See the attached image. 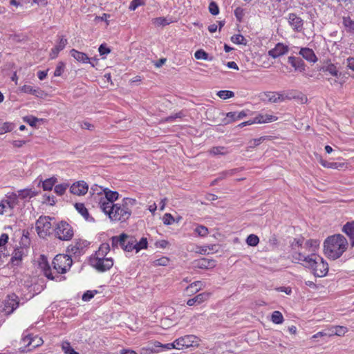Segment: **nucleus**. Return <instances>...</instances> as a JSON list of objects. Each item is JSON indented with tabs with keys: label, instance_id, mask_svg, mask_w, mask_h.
I'll use <instances>...</instances> for the list:
<instances>
[{
	"label": "nucleus",
	"instance_id": "nucleus-55",
	"mask_svg": "<svg viewBox=\"0 0 354 354\" xmlns=\"http://www.w3.org/2000/svg\"><path fill=\"white\" fill-rule=\"evenodd\" d=\"M162 221L165 225H169L174 222V218L171 214L167 213L163 216Z\"/></svg>",
	"mask_w": 354,
	"mask_h": 354
},
{
	"label": "nucleus",
	"instance_id": "nucleus-17",
	"mask_svg": "<svg viewBox=\"0 0 354 354\" xmlns=\"http://www.w3.org/2000/svg\"><path fill=\"white\" fill-rule=\"evenodd\" d=\"M342 231L349 237L351 247H354V221L347 222Z\"/></svg>",
	"mask_w": 354,
	"mask_h": 354
},
{
	"label": "nucleus",
	"instance_id": "nucleus-10",
	"mask_svg": "<svg viewBox=\"0 0 354 354\" xmlns=\"http://www.w3.org/2000/svg\"><path fill=\"white\" fill-rule=\"evenodd\" d=\"M88 189V185L83 180L73 183L70 188V192L77 196L85 195Z\"/></svg>",
	"mask_w": 354,
	"mask_h": 354
},
{
	"label": "nucleus",
	"instance_id": "nucleus-26",
	"mask_svg": "<svg viewBox=\"0 0 354 354\" xmlns=\"http://www.w3.org/2000/svg\"><path fill=\"white\" fill-rule=\"evenodd\" d=\"M21 91L26 93H29L37 97H39L41 93V91L39 88H34L32 86L30 85H24L21 88Z\"/></svg>",
	"mask_w": 354,
	"mask_h": 354
},
{
	"label": "nucleus",
	"instance_id": "nucleus-1",
	"mask_svg": "<svg viewBox=\"0 0 354 354\" xmlns=\"http://www.w3.org/2000/svg\"><path fill=\"white\" fill-rule=\"evenodd\" d=\"M39 261V267L42 269L44 274L48 279L61 281L65 279L64 277H62L59 274L66 273L70 270L73 260L71 256L68 254H57L53 261V268L56 270V274L53 275L51 268L48 263L47 259L44 255H41Z\"/></svg>",
	"mask_w": 354,
	"mask_h": 354
},
{
	"label": "nucleus",
	"instance_id": "nucleus-60",
	"mask_svg": "<svg viewBox=\"0 0 354 354\" xmlns=\"http://www.w3.org/2000/svg\"><path fill=\"white\" fill-rule=\"evenodd\" d=\"M169 261V259L167 257H162L154 261L155 266H167Z\"/></svg>",
	"mask_w": 354,
	"mask_h": 354
},
{
	"label": "nucleus",
	"instance_id": "nucleus-13",
	"mask_svg": "<svg viewBox=\"0 0 354 354\" xmlns=\"http://www.w3.org/2000/svg\"><path fill=\"white\" fill-rule=\"evenodd\" d=\"M288 46L282 43H278L275 47L268 51V55L272 58H277L285 55L288 51Z\"/></svg>",
	"mask_w": 354,
	"mask_h": 354
},
{
	"label": "nucleus",
	"instance_id": "nucleus-23",
	"mask_svg": "<svg viewBox=\"0 0 354 354\" xmlns=\"http://www.w3.org/2000/svg\"><path fill=\"white\" fill-rule=\"evenodd\" d=\"M277 118L272 115H259L256 116V121L258 124L271 122L277 120Z\"/></svg>",
	"mask_w": 354,
	"mask_h": 354
},
{
	"label": "nucleus",
	"instance_id": "nucleus-59",
	"mask_svg": "<svg viewBox=\"0 0 354 354\" xmlns=\"http://www.w3.org/2000/svg\"><path fill=\"white\" fill-rule=\"evenodd\" d=\"M265 95L268 98V100L270 102H277V93L274 92H268L265 93Z\"/></svg>",
	"mask_w": 354,
	"mask_h": 354
},
{
	"label": "nucleus",
	"instance_id": "nucleus-6",
	"mask_svg": "<svg viewBox=\"0 0 354 354\" xmlns=\"http://www.w3.org/2000/svg\"><path fill=\"white\" fill-rule=\"evenodd\" d=\"M52 218L49 216H40L36 222V230L39 237L45 238L52 232Z\"/></svg>",
	"mask_w": 354,
	"mask_h": 354
},
{
	"label": "nucleus",
	"instance_id": "nucleus-30",
	"mask_svg": "<svg viewBox=\"0 0 354 354\" xmlns=\"http://www.w3.org/2000/svg\"><path fill=\"white\" fill-rule=\"evenodd\" d=\"M320 163L324 167L332 168V169H339L344 166V163L334 162H329L322 160V159L320 160Z\"/></svg>",
	"mask_w": 354,
	"mask_h": 354
},
{
	"label": "nucleus",
	"instance_id": "nucleus-9",
	"mask_svg": "<svg viewBox=\"0 0 354 354\" xmlns=\"http://www.w3.org/2000/svg\"><path fill=\"white\" fill-rule=\"evenodd\" d=\"M90 264L99 272L109 270L113 266L111 258L106 259H90Z\"/></svg>",
	"mask_w": 354,
	"mask_h": 354
},
{
	"label": "nucleus",
	"instance_id": "nucleus-22",
	"mask_svg": "<svg viewBox=\"0 0 354 354\" xmlns=\"http://www.w3.org/2000/svg\"><path fill=\"white\" fill-rule=\"evenodd\" d=\"M320 71L323 72H328L330 75L336 77H338L341 75L337 69V67L333 64H328L323 66Z\"/></svg>",
	"mask_w": 354,
	"mask_h": 354
},
{
	"label": "nucleus",
	"instance_id": "nucleus-12",
	"mask_svg": "<svg viewBox=\"0 0 354 354\" xmlns=\"http://www.w3.org/2000/svg\"><path fill=\"white\" fill-rule=\"evenodd\" d=\"M194 267L200 269H212L216 266V261L207 258H201L194 261Z\"/></svg>",
	"mask_w": 354,
	"mask_h": 354
},
{
	"label": "nucleus",
	"instance_id": "nucleus-29",
	"mask_svg": "<svg viewBox=\"0 0 354 354\" xmlns=\"http://www.w3.org/2000/svg\"><path fill=\"white\" fill-rule=\"evenodd\" d=\"M239 169H232L230 170L223 171L219 174V176L214 180V183L217 182L218 180H221L223 179L226 178L227 177L232 176L236 172H238Z\"/></svg>",
	"mask_w": 354,
	"mask_h": 354
},
{
	"label": "nucleus",
	"instance_id": "nucleus-27",
	"mask_svg": "<svg viewBox=\"0 0 354 354\" xmlns=\"http://www.w3.org/2000/svg\"><path fill=\"white\" fill-rule=\"evenodd\" d=\"M3 202L6 205V208L13 209L18 203L17 196L16 194H12L8 196V199L3 200Z\"/></svg>",
	"mask_w": 354,
	"mask_h": 354
},
{
	"label": "nucleus",
	"instance_id": "nucleus-21",
	"mask_svg": "<svg viewBox=\"0 0 354 354\" xmlns=\"http://www.w3.org/2000/svg\"><path fill=\"white\" fill-rule=\"evenodd\" d=\"M247 115L245 111L241 112H229L226 114L227 118H228L227 121L225 122V124H228L232 122H234L237 120L241 119Z\"/></svg>",
	"mask_w": 354,
	"mask_h": 354
},
{
	"label": "nucleus",
	"instance_id": "nucleus-35",
	"mask_svg": "<svg viewBox=\"0 0 354 354\" xmlns=\"http://www.w3.org/2000/svg\"><path fill=\"white\" fill-rule=\"evenodd\" d=\"M305 245L307 248H309V252H311V254H313L314 253V252H315V250L319 247V241L318 240L310 239L306 242Z\"/></svg>",
	"mask_w": 354,
	"mask_h": 354
},
{
	"label": "nucleus",
	"instance_id": "nucleus-16",
	"mask_svg": "<svg viewBox=\"0 0 354 354\" xmlns=\"http://www.w3.org/2000/svg\"><path fill=\"white\" fill-rule=\"evenodd\" d=\"M299 55L308 62L315 63L317 61L314 51L309 48H301L299 51Z\"/></svg>",
	"mask_w": 354,
	"mask_h": 354
},
{
	"label": "nucleus",
	"instance_id": "nucleus-62",
	"mask_svg": "<svg viewBox=\"0 0 354 354\" xmlns=\"http://www.w3.org/2000/svg\"><path fill=\"white\" fill-rule=\"evenodd\" d=\"M99 250L106 255L110 251V245L107 243H104L100 245Z\"/></svg>",
	"mask_w": 354,
	"mask_h": 354
},
{
	"label": "nucleus",
	"instance_id": "nucleus-44",
	"mask_svg": "<svg viewBox=\"0 0 354 354\" xmlns=\"http://www.w3.org/2000/svg\"><path fill=\"white\" fill-rule=\"evenodd\" d=\"M194 232L199 236H205L207 235L209 231L207 227L204 225H198L196 229L194 230Z\"/></svg>",
	"mask_w": 354,
	"mask_h": 354
},
{
	"label": "nucleus",
	"instance_id": "nucleus-61",
	"mask_svg": "<svg viewBox=\"0 0 354 354\" xmlns=\"http://www.w3.org/2000/svg\"><path fill=\"white\" fill-rule=\"evenodd\" d=\"M144 3L142 0H133L129 6L131 10H135L139 6L142 5Z\"/></svg>",
	"mask_w": 354,
	"mask_h": 354
},
{
	"label": "nucleus",
	"instance_id": "nucleus-64",
	"mask_svg": "<svg viewBox=\"0 0 354 354\" xmlns=\"http://www.w3.org/2000/svg\"><path fill=\"white\" fill-rule=\"evenodd\" d=\"M120 239H122V241H120V246L125 251V245H127L128 235L125 233H122L120 234Z\"/></svg>",
	"mask_w": 354,
	"mask_h": 354
},
{
	"label": "nucleus",
	"instance_id": "nucleus-3",
	"mask_svg": "<svg viewBox=\"0 0 354 354\" xmlns=\"http://www.w3.org/2000/svg\"><path fill=\"white\" fill-rule=\"evenodd\" d=\"M136 201L130 198H124L121 204L116 203L104 212L109 218L114 221H126L131 214V208L136 205Z\"/></svg>",
	"mask_w": 354,
	"mask_h": 354
},
{
	"label": "nucleus",
	"instance_id": "nucleus-19",
	"mask_svg": "<svg viewBox=\"0 0 354 354\" xmlns=\"http://www.w3.org/2000/svg\"><path fill=\"white\" fill-rule=\"evenodd\" d=\"M70 54L75 59L79 62L88 63L90 60V58L86 53L78 51L75 49H72L70 51Z\"/></svg>",
	"mask_w": 354,
	"mask_h": 354
},
{
	"label": "nucleus",
	"instance_id": "nucleus-54",
	"mask_svg": "<svg viewBox=\"0 0 354 354\" xmlns=\"http://www.w3.org/2000/svg\"><path fill=\"white\" fill-rule=\"evenodd\" d=\"M34 341L35 339L30 335H27L21 339V344L26 348L31 346Z\"/></svg>",
	"mask_w": 354,
	"mask_h": 354
},
{
	"label": "nucleus",
	"instance_id": "nucleus-36",
	"mask_svg": "<svg viewBox=\"0 0 354 354\" xmlns=\"http://www.w3.org/2000/svg\"><path fill=\"white\" fill-rule=\"evenodd\" d=\"M194 57L197 59H203V60H212V57H209L208 53H207L203 49H199L196 51L194 54Z\"/></svg>",
	"mask_w": 354,
	"mask_h": 354
},
{
	"label": "nucleus",
	"instance_id": "nucleus-38",
	"mask_svg": "<svg viewBox=\"0 0 354 354\" xmlns=\"http://www.w3.org/2000/svg\"><path fill=\"white\" fill-rule=\"evenodd\" d=\"M271 320L273 323L279 324L283 323V317L279 311H274L272 314Z\"/></svg>",
	"mask_w": 354,
	"mask_h": 354
},
{
	"label": "nucleus",
	"instance_id": "nucleus-42",
	"mask_svg": "<svg viewBox=\"0 0 354 354\" xmlns=\"http://www.w3.org/2000/svg\"><path fill=\"white\" fill-rule=\"evenodd\" d=\"M259 242V237L255 234H250L246 239V243L248 245L256 246Z\"/></svg>",
	"mask_w": 354,
	"mask_h": 354
},
{
	"label": "nucleus",
	"instance_id": "nucleus-58",
	"mask_svg": "<svg viewBox=\"0 0 354 354\" xmlns=\"http://www.w3.org/2000/svg\"><path fill=\"white\" fill-rule=\"evenodd\" d=\"M153 24L156 26H159L167 25L169 24V22H168L167 21V19L164 17H157V18L153 19Z\"/></svg>",
	"mask_w": 354,
	"mask_h": 354
},
{
	"label": "nucleus",
	"instance_id": "nucleus-11",
	"mask_svg": "<svg viewBox=\"0 0 354 354\" xmlns=\"http://www.w3.org/2000/svg\"><path fill=\"white\" fill-rule=\"evenodd\" d=\"M17 299V297L14 295L12 297H9L8 299L5 301L4 308L3 309L5 315H10L19 306V301Z\"/></svg>",
	"mask_w": 354,
	"mask_h": 354
},
{
	"label": "nucleus",
	"instance_id": "nucleus-24",
	"mask_svg": "<svg viewBox=\"0 0 354 354\" xmlns=\"http://www.w3.org/2000/svg\"><path fill=\"white\" fill-rule=\"evenodd\" d=\"M37 194V192H35L32 189H24L18 191L17 198L19 197L21 199H25L26 198H31Z\"/></svg>",
	"mask_w": 354,
	"mask_h": 354
},
{
	"label": "nucleus",
	"instance_id": "nucleus-4",
	"mask_svg": "<svg viewBox=\"0 0 354 354\" xmlns=\"http://www.w3.org/2000/svg\"><path fill=\"white\" fill-rule=\"evenodd\" d=\"M310 263L305 265L306 268H310L315 277H325L328 272V265L320 256L313 253Z\"/></svg>",
	"mask_w": 354,
	"mask_h": 354
},
{
	"label": "nucleus",
	"instance_id": "nucleus-57",
	"mask_svg": "<svg viewBox=\"0 0 354 354\" xmlns=\"http://www.w3.org/2000/svg\"><path fill=\"white\" fill-rule=\"evenodd\" d=\"M98 51L100 55H104L110 53L111 49L106 46V44H102L98 48Z\"/></svg>",
	"mask_w": 354,
	"mask_h": 354
},
{
	"label": "nucleus",
	"instance_id": "nucleus-14",
	"mask_svg": "<svg viewBox=\"0 0 354 354\" xmlns=\"http://www.w3.org/2000/svg\"><path fill=\"white\" fill-rule=\"evenodd\" d=\"M288 22L292 29L296 32H300L303 28V20L295 13H290L288 16Z\"/></svg>",
	"mask_w": 354,
	"mask_h": 354
},
{
	"label": "nucleus",
	"instance_id": "nucleus-33",
	"mask_svg": "<svg viewBox=\"0 0 354 354\" xmlns=\"http://www.w3.org/2000/svg\"><path fill=\"white\" fill-rule=\"evenodd\" d=\"M57 179L54 177L46 179L42 183V187L44 190L50 191L53 189V187L55 184Z\"/></svg>",
	"mask_w": 354,
	"mask_h": 354
},
{
	"label": "nucleus",
	"instance_id": "nucleus-40",
	"mask_svg": "<svg viewBox=\"0 0 354 354\" xmlns=\"http://www.w3.org/2000/svg\"><path fill=\"white\" fill-rule=\"evenodd\" d=\"M23 252L21 250H15L11 258V262L14 265H17L18 262L22 259Z\"/></svg>",
	"mask_w": 354,
	"mask_h": 354
},
{
	"label": "nucleus",
	"instance_id": "nucleus-5",
	"mask_svg": "<svg viewBox=\"0 0 354 354\" xmlns=\"http://www.w3.org/2000/svg\"><path fill=\"white\" fill-rule=\"evenodd\" d=\"M103 191L104 192L105 196H99L100 198L98 203L100 209L104 212H106V210H108V209L111 208L112 205H115L113 202L118 198L119 194L115 191H111L107 188L104 189Z\"/></svg>",
	"mask_w": 354,
	"mask_h": 354
},
{
	"label": "nucleus",
	"instance_id": "nucleus-45",
	"mask_svg": "<svg viewBox=\"0 0 354 354\" xmlns=\"http://www.w3.org/2000/svg\"><path fill=\"white\" fill-rule=\"evenodd\" d=\"M147 238L142 237L139 242L136 241V252H139L142 249H145L147 248Z\"/></svg>",
	"mask_w": 354,
	"mask_h": 354
},
{
	"label": "nucleus",
	"instance_id": "nucleus-37",
	"mask_svg": "<svg viewBox=\"0 0 354 354\" xmlns=\"http://www.w3.org/2000/svg\"><path fill=\"white\" fill-rule=\"evenodd\" d=\"M343 24L348 32H354V21L349 17H343Z\"/></svg>",
	"mask_w": 354,
	"mask_h": 354
},
{
	"label": "nucleus",
	"instance_id": "nucleus-8",
	"mask_svg": "<svg viewBox=\"0 0 354 354\" xmlns=\"http://www.w3.org/2000/svg\"><path fill=\"white\" fill-rule=\"evenodd\" d=\"M199 342L200 339L194 335H185L176 339V349L197 347L199 345Z\"/></svg>",
	"mask_w": 354,
	"mask_h": 354
},
{
	"label": "nucleus",
	"instance_id": "nucleus-50",
	"mask_svg": "<svg viewBox=\"0 0 354 354\" xmlns=\"http://www.w3.org/2000/svg\"><path fill=\"white\" fill-rule=\"evenodd\" d=\"M209 11L212 15H217L219 13V8L216 2H210L209 5Z\"/></svg>",
	"mask_w": 354,
	"mask_h": 354
},
{
	"label": "nucleus",
	"instance_id": "nucleus-56",
	"mask_svg": "<svg viewBox=\"0 0 354 354\" xmlns=\"http://www.w3.org/2000/svg\"><path fill=\"white\" fill-rule=\"evenodd\" d=\"M120 241H122V239H120V235L119 236H114L111 238V246L113 250L118 248L121 243Z\"/></svg>",
	"mask_w": 354,
	"mask_h": 354
},
{
	"label": "nucleus",
	"instance_id": "nucleus-51",
	"mask_svg": "<svg viewBox=\"0 0 354 354\" xmlns=\"http://www.w3.org/2000/svg\"><path fill=\"white\" fill-rule=\"evenodd\" d=\"M96 293H97V290H87L83 294L82 299L85 301H89L95 296Z\"/></svg>",
	"mask_w": 354,
	"mask_h": 354
},
{
	"label": "nucleus",
	"instance_id": "nucleus-52",
	"mask_svg": "<svg viewBox=\"0 0 354 354\" xmlns=\"http://www.w3.org/2000/svg\"><path fill=\"white\" fill-rule=\"evenodd\" d=\"M156 347H161L166 349H171V348H176V340L173 343H168L165 344H162L160 342H155L154 344Z\"/></svg>",
	"mask_w": 354,
	"mask_h": 354
},
{
	"label": "nucleus",
	"instance_id": "nucleus-41",
	"mask_svg": "<svg viewBox=\"0 0 354 354\" xmlns=\"http://www.w3.org/2000/svg\"><path fill=\"white\" fill-rule=\"evenodd\" d=\"M217 95L223 100H227V99L234 97V93L233 91H231L222 90V91H219L217 93Z\"/></svg>",
	"mask_w": 354,
	"mask_h": 354
},
{
	"label": "nucleus",
	"instance_id": "nucleus-32",
	"mask_svg": "<svg viewBox=\"0 0 354 354\" xmlns=\"http://www.w3.org/2000/svg\"><path fill=\"white\" fill-rule=\"evenodd\" d=\"M347 332V328L345 326H336L331 330V333H328V336L331 335H344Z\"/></svg>",
	"mask_w": 354,
	"mask_h": 354
},
{
	"label": "nucleus",
	"instance_id": "nucleus-34",
	"mask_svg": "<svg viewBox=\"0 0 354 354\" xmlns=\"http://www.w3.org/2000/svg\"><path fill=\"white\" fill-rule=\"evenodd\" d=\"M231 41L236 44H242L244 46L247 45V39L240 34L234 35L231 37Z\"/></svg>",
	"mask_w": 354,
	"mask_h": 354
},
{
	"label": "nucleus",
	"instance_id": "nucleus-46",
	"mask_svg": "<svg viewBox=\"0 0 354 354\" xmlns=\"http://www.w3.org/2000/svg\"><path fill=\"white\" fill-rule=\"evenodd\" d=\"M23 120L29 124L31 127H35L39 119L34 116H26L23 118Z\"/></svg>",
	"mask_w": 354,
	"mask_h": 354
},
{
	"label": "nucleus",
	"instance_id": "nucleus-43",
	"mask_svg": "<svg viewBox=\"0 0 354 354\" xmlns=\"http://www.w3.org/2000/svg\"><path fill=\"white\" fill-rule=\"evenodd\" d=\"M62 350L66 354H79L77 351H75L71 346L70 343L68 342H63L62 344Z\"/></svg>",
	"mask_w": 354,
	"mask_h": 354
},
{
	"label": "nucleus",
	"instance_id": "nucleus-28",
	"mask_svg": "<svg viewBox=\"0 0 354 354\" xmlns=\"http://www.w3.org/2000/svg\"><path fill=\"white\" fill-rule=\"evenodd\" d=\"M292 257L295 260L304 261L305 263V264H304V265L305 266V265H308V263H310L309 259L312 258V254H310L309 255H304L301 252H295L292 255Z\"/></svg>",
	"mask_w": 354,
	"mask_h": 354
},
{
	"label": "nucleus",
	"instance_id": "nucleus-25",
	"mask_svg": "<svg viewBox=\"0 0 354 354\" xmlns=\"http://www.w3.org/2000/svg\"><path fill=\"white\" fill-rule=\"evenodd\" d=\"M209 153L213 156L222 155L225 156L229 153L227 149L223 146H217L212 147L209 151Z\"/></svg>",
	"mask_w": 354,
	"mask_h": 354
},
{
	"label": "nucleus",
	"instance_id": "nucleus-48",
	"mask_svg": "<svg viewBox=\"0 0 354 354\" xmlns=\"http://www.w3.org/2000/svg\"><path fill=\"white\" fill-rule=\"evenodd\" d=\"M68 185L67 184H59V185H57L55 187V192L59 195V196H62L64 194V192H66L67 187H68Z\"/></svg>",
	"mask_w": 354,
	"mask_h": 354
},
{
	"label": "nucleus",
	"instance_id": "nucleus-20",
	"mask_svg": "<svg viewBox=\"0 0 354 354\" xmlns=\"http://www.w3.org/2000/svg\"><path fill=\"white\" fill-rule=\"evenodd\" d=\"M76 210L84 218L86 221H93L94 218L90 216L88 209L84 203H77L75 204Z\"/></svg>",
	"mask_w": 354,
	"mask_h": 354
},
{
	"label": "nucleus",
	"instance_id": "nucleus-63",
	"mask_svg": "<svg viewBox=\"0 0 354 354\" xmlns=\"http://www.w3.org/2000/svg\"><path fill=\"white\" fill-rule=\"evenodd\" d=\"M67 43H68L67 39L62 37L60 39L59 44L55 47L61 51L65 48Z\"/></svg>",
	"mask_w": 354,
	"mask_h": 354
},
{
	"label": "nucleus",
	"instance_id": "nucleus-39",
	"mask_svg": "<svg viewBox=\"0 0 354 354\" xmlns=\"http://www.w3.org/2000/svg\"><path fill=\"white\" fill-rule=\"evenodd\" d=\"M136 239L133 236L128 235V239L127 245H125V251L131 252L133 250H136Z\"/></svg>",
	"mask_w": 354,
	"mask_h": 354
},
{
	"label": "nucleus",
	"instance_id": "nucleus-47",
	"mask_svg": "<svg viewBox=\"0 0 354 354\" xmlns=\"http://www.w3.org/2000/svg\"><path fill=\"white\" fill-rule=\"evenodd\" d=\"M14 128V124L10 122L3 123V126L0 128V134H3L7 132L11 131Z\"/></svg>",
	"mask_w": 354,
	"mask_h": 354
},
{
	"label": "nucleus",
	"instance_id": "nucleus-2",
	"mask_svg": "<svg viewBox=\"0 0 354 354\" xmlns=\"http://www.w3.org/2000/svg\"><path fill=\"white\" fill-rule=\"evenodd\" d=\"M324 247V254L326 257L335 260L346 250L348 241L342 234H335L328 236L325 240Z\"/></svg>",
	"mask_w": 354,
	"mask_h": 354
},
{
	"label": "nucleus",
	"instance_id": "nucleus-49",
	"mask_svg": "<svg viewBox=\"0 0 354 354\" xmlns=\"http://www.w3.org/2000/svg\"><path fill=\"white\" fill-rule=\"evenodd\" d=\"M64 68H65V64L62 62H59L57 64L55 71L54 72V76H55V77L60 76L62 74V73L64 72Z\"/></svg>",
	"mask_w": 354,
	"mask_h": 354
},
{
	"label": "nucleus",
	"instance_id": "nucleus-7",
	"mask_svg": "<svg viewBox=\"0 0 354 354\" xmlns=\"http://www.w3.org/2000/svg\"><path fill=\"white\" fill-rule=\"evenodd\" d=\"M56 236L62 241H69L73 236V227L66 221H62L55 229Z\"/></svg>",
	"mask_w": 354,
	"mask_h": 354
},
{
	"label": "nucleus",
	"instance_id": "nucleus-53",
	"mask_svg": "<svg viewBox=\"0 0 354 354\" xmlns=\"http://www.w3.org/2000/svg\"><path fill=\"white\" fill-rule=\"evenodd\" d=\"M244 15V10L242 8L238 7L234 10V15L239 22L242 21Z\"/></svg>",
	"mask_w": 354,
	"mask_h": 354
},
{
	"label": "nucleus",
	"instance_id": "nucleus-15",
	"mask_svg": "<svg viewBox=\"0 0 354 354\" xmlns=\"http://www.w3.org/2000/svg\"><path fill=\"white\" fill-rule=\"evenodd\" d=\"M210 294L209 292H202L194 297L189 299L187 301V304L189 306H194V304H201L203 301L207 300L209 297Z\"/></svg>",
	"mask_w": 354,
	"mask_h": 354
},
{
	"label": "nucleus",
	"instance_id": "nucleus-31",
	"mask_svg": "<svg viewBox=\"0 0 354 354\" xmlns=\"http://www.w3.org/2000/svg\"><path fill=\"white\" fill-rule=\"evenodd\" d=\"M202 283L200 281H196L191 283L186 288V290L190 293H196L201 289Z\"/></svg>",
	"mask_w": 354,
	"mask_h": 354
},
{
	"label": "nucleus",
	"instance_id": "nucleus-18",
	"mask_svg": "<svg viewBox=\"0 0 354 354\" xmlns=\"http://www.w3.org/2000/svg\"><path fill=\"white\" fill-rule=\"evenodd\" d=\"M288 62L296 70H299L300 71H305V63L301 58L290 56L288 57Z\"/></svg>",
	"mask_w": 354,
	"mask_h": 354
}]
</instances>
